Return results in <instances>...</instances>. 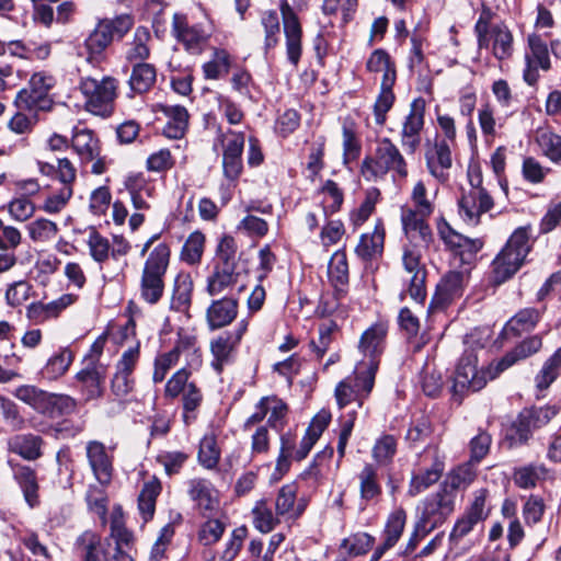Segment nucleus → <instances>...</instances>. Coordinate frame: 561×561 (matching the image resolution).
I'll use <instances>...</instances> for the list:
<instances>
[{"instance_id":"nucleus-46","label":"nucleus","mask_w":561,"mask_h":561,"mask_svg":"<svg viewBox=\"0 0 561 561\" xmlns=\"http://www.w3.org/2000/svg\"><path fill=\"white\" fill-rule=\"evenodd\" d=\"M230 66L229 53L221 48H215L213 58L203 65V72L206 79L217 80L228 75Z\"/></svg>"},{"instance_id":"nucleus-8","label":"nucleus","mask_w":561,"mask_h":561,"mask_svg":"<svg viewBox=\"0 0 561 561\" xmlns=\"http://www.w3.org/2000/svg\"><path fill=\"white\" fill-rule=\"evenodd\" d=\"M495 373V363H492L486 371L478 370L477 356L472 353L465 354L456 368L453 390L455 394L463 396L468 392L481 390L492 379Z\"/></svg>"},{"instance_id":"nucleus-1","label":"nucleus","mask_w":561,"mask_h":561,"mask_svg":"<svg viewBox=\"0 0 561 561\" xmlns=\"http://www.w3.org/2000/svg\"><path fill=\"white\" fill-rule=\"evenodd\" d=\"M360 172L368 181L381 179L388 172H393L400 179H405L409 174L403 154L389 138L377 142L374 154L364 159Z\"/></svg>"},{"instance_id":"nucleus-19","label":"nucleus","mask_w":561,"mask_h":561,"mask_svg":"<svg viewBox=\"0 0 561 561\" xmlns=\"http://www.w3.org/2000/svg\"><path fill=\"white\" fill-rule=\"evenodd\" d=\"M425 163L428 173L438 182L444 183L448 180L453 158L447 140H435L433 144H427Z\"/></svg>"},{"instance_id":"nucleus-13","label":"nucleus","mask_w":561,"mask_h":561,"mask_svg":"<svg viewBox=\"0 0 561 561\" xmlns=\"http://www.w3.org/2000/svg\"><path fill=\"white\" fill-rule=\"evenodd\" d=\"M71 145L82 164L92 162V173L98 175L104 173L105 162L101 157L100 141L92 130L85 128L75 130Z\"/></svg>"},{"instance_id":"nucleus-29","label":"nucleus","mask_w":561,"mask_h":561,"mask_svg":"<svg viewBox=\"0 0 561 561\" xmlns=\"http://www.w3.org/2000/svg\"><path fill=\"white\" fill-rule=\"evenodd\" d=\"M541 339L538 335L530 336L519 343L514 350L506 353L500 360L495 362V373L491 378H496L502 371L513 366L518 360L525 359L541 348Z\"/></svg>"},{"instance_id":"nucleus-4","label":"nucleus","mask_w":561,"mask_h":561,"mask_svg":"<svg viewBox=\"0 0 561 561\" xmlns=\"http://www.w3.org/2000/svg\"><path fill=\"white\" fill-rule=\"evenodd\" d=\"M377 373V363H357L354 369V377H347L340 381L335 387V399L340 408H344L352 401H358L363 404L371 392L375 383V376Z\"/></svg>"},{"instance_id":"nucleus-58","label":"nucleus","mask_w":561,"mask_h":561,"mask_svg":"<svg viewBox=\"0 0 561 561\" xmlns=\"http://www.w3.org/2000/svg\"><path fill=\"white\" fill-rule=\"evenodd\" d=\"M30 238L34 242H48L53 240L57 232V225L46 218H38L27 225Z\"/></svg>"},{"instance_id":"nucleus-11","label":"nucleus","mask_w":561,"mask_h":561,"mask_svg":"<svg viewBox=\"0 0 561 561\" xmlns=\"http://www.w3.org/2000/svg\"><path fill=\"white\" fill-rule=\"evenodd\" d=\"M248 330V321L241 320L232 331H226L210 342L211 367L220 374L232 359L237 346Z\"/></svg>"},{"instance_id":"nucleus-3","label":"nucleus","mask_w":561,"mask_h":561,"mask_svg":"<svg viewBox=\"0 0 561 561\" xmlns=\"http://www.w3.org/2000/svg\"><path fill=\"white\" fill-rule=\"evenodd\" d=\"M118 82L113 77L98 80L92 77L82 78L79 84L84 98V107L93 115L108 117L114 112Z\"/></svg>"},{"instance_id":"nucleus-20","label":"nucleus","mask_w":561,"mask_h":561,"mask_svg":"<svg viewBox=\"0 0 561 561\" xmlns=\"http://www.w3.org/2000/svg\"><path fill=\"white\" fill-rule=\"evenodd\" d=\"M431 215H422L408 208L401 210V224L405 237L414 248H426L432 241V230L427 224Z\"/></svg>"},{"instance_id":"nucleus-34","label":"nucleus","mask_w":561,"mask_h":561,"mask_svg":"<svg viewBox=\"0 0 561 561\" xmlns=\"http://www.w3.org/2000/svg\"><path fill=\"white\" fill-rule=\"evenodd\" d=\"M540 311L535 308H525L512 317L503 329L505 337H516L522 333L531 331L540 319Z\"/></svg>"},{"instance_id":"nucleus-52","label":"nucleus","mask_w":561,"mask_h":561,"mask_svg":"<svg viewBox=\"0 0 561 561\" xmlns=\"http://www.w3.org/2000/svg\"><path fill=\"white\" fill-rule=\"evenodd\" d=\"M328 275L335 288H342L348 282V264L346 254L343 251H336L329 262Z\"/></svg>"},{"instance_id":"nucleus-16","label":"nucleus","mask_w":561,"mask_h":561,"mask_svg":"<svg viewBox=\"0 0 561 561\" xmlns=\"http://www.w3.org/2000/svg\"><path fill=\"white\" fill-rule=\"evenodd\" d=\"M458 205L462 220L467 225L477 226L481 216L493 208L494 202L485 188H474L465 192Z\"/></svg>"},{"instance_id":"nucleus-7","label":"nucleus","mask_w":561,"mask_h":561,"mask_svg":"<svg viewBox=\"0 0 561 561\" xmlns=\"http://www.w3.org/2000/svg\"><path fill=\"white\" fill-rule=\"evenodd\" d=\"M474 31L478 37L479 48H491L497 60L508 59L513 54V34L504 24L489 26L488 22L480 16Z\"/></svg>"},{"instance_id":"nucleus-6","label":"nucleus","mask_w":561,"mask_h":561,"mask_svg":"<svg viewBox=\"0 0 561 561\" xmlns=\"http://www.w3.org/2000/svg\"><path fill=\"white\" fill-rule=\"evenodd\" d=\"M456 505V493L439 488L438 491L424 497L416 507L420 523L431 530L442 526L454 513Z\"/></svg>"},{"instance_id":"nucleus-35","label":"nucleus","mask_w":561,"mask_h":561,"mask_svg":"<svg viewBox=\"0 0 561 561\" xmlns=\"http://www.w3.org/2000/svg\"><path fill=\"white\" fill-rule=\"evenodd\" d=\"M366 70L370 73H381L380 83H396V64L390 55L381 48L375 49L370 54L366 61Z\"/></svg>"},{"instance_id":"nucleus-47","label":"nucleus","mask_w":561,"mask_h":561,"mask_svg":"<svg viewBox=\"0 0 561 561\" xmlns=\"http://www.w3.org/2000/svg\"><path fill=\"white\" fill-rule=\"evenodd\" d=\"M476 478L472 462L463 463L450 471L440 488H447L457 494V490L468 488Z\"/></svg>"},{"instance_id":"nucleus-45","label":"nucleus","mask_w":561,"mask_h":561,"mask_svg":"<svg viewBox=\"0 0 561 561\" xmlns=\"http://www.w3.org/2000/svg\"><path fill=\"white\" fill-rule=\"evenodd\" d=\"M180 358L181 353H186L187 363L191 367H199L202 364L201 350L197 346L196 336L186 331H180L176 344L171 350Z\"/></svg>"},{"instance_id":"nucleus-24","label":"nucleus","mask_w":561,"mask_h":561,"mask_svg":"<svg viewBox=\"0 0 561 561\" xmlns=\"http://www.w3.org/2000/svg\"><path fill=\"white\" fill-rule=\"evenodd\" d=\"M558 413L556 407L547 405L524 411L519 416V425L516 431L518 443H526L531 436V431L548 424Z\"/></svg>"},{"instance_id":"nucleus-63","label":"nucleus","mask_w":561,"mask_h":561,"mask_svg":"<svg viewBox=\"0 0 561 561\" xmlns=\"http://www.w3.org/2000/svg\"><path fill=\"white\" fill-rule=\"evenodd\" d=\"M193 284L188 275H180L175 279L172 306L178 310L186 308L191 302Z\"/></svg>"},{"instance_id":"nucleus-27","label":"nucleus","mask_w":561,"mask_h":561,"mask_svg":"<svg viewBox=\"0 0 561 561\" xmlns=\"http://www.w3.org/2000/svg\"><path fill=\"white\" fill-rule=\"evenodd\" d=\"M238 314V302L233 298L214 300L206 311V320L211 330L230 324Z\"/></svg>"},{"instance_id":"nucleus-12","label":"nucleus","mask_w":561,"mask_h":561,"mask_svg":"<svg viewBox=\"0 0 561 561\" xmlns=\"http://www.w3.org/2000/svg\"><path fill=\"white\" fill-rule=\"evenodd\" d=\"M424 116V99H414L410 104L408 115L402 122V128L400 131L401 145L409 153H414L421 145V133L425 124Z\"/></svg>"},{"instance_id":"nucleus-50","label":"nucleus","mask_w":561,"mask_h":561,"mask_svg":"<svg viewBox=\"0 0 561 561\" xmlns=\"http://www.w3.org/2000/svg\"><path fill=\"white\" fill-rule=\"evenodd\" d=\"M375 542V538L367 533H356L341 541L340 549L348 557H358L367 553Z\"/></svg>"},{"instance_id":"nucleus-15","label":"nucleus","mask_w":561,"mask_h":561,"mask_svg":"<svg viewBox=\"0 0 561 561\" xmlns=\"http://www.w3.org/2000/svg\"><path fill=\"white\" fill-rule=\"evenodd\" d=\"M528 50L525 54L524 80L533 85L538 81V69L547 71L551 68L549 50L546 42L537 34L527 37Z\"/></svg>"},{"instance_id":"nucleus-21","label":"nucleus","mask_w":561,"mask_h":561,"mask_svg":"<svg viewBox=\"0 0 561 561\" xmlns=\"http://www.w3.org/2000/svg\"><path fill=\"white\" fill-rule=\"evenodd\" d=\"M408 519V514L403 507L394 508L387 518L383 531L382 542L375 549L370 561H379L381 557L400 540Z\"/></svg>"},{"instance_id":"nucleus-49","label":"nucleus","mask_w":561,"mask_h":561,"mask_svg":"<svg viewBox=\"0 0 561 561\" xmlns=\"http://www.w3.org/2000/svg\"><path fill=\"white\" fill-rule=\"evenodd\" d=\"M78 547L81 550V561H101V556L105 553L104 543L92 531H85L78 538Z\"/></svg>"},{"instance_id":"nucleus-62","label":"nucleus","mask_w":561,"mask_h":561,"mask_svg":"<svg viewBox=\"0 0 561 561\" xmlns=\"http://www.w3.org/2000/svg\"><path fill=\"white\" fill-rule=\"evenodd\" d=\"M75 409L76 401L71 397L67 394H57L48 392L47 412H44V414L54 417L57 415L71 413L72 411H75Z\"/></svg>"},{"instance_id":"nucleus-2","label":"nucleus","mask_w":561,"mask_h":561,"mask_svg":"<svg viewBox=\"0 0 561 561\" xmlns=\"http://www.w3.org/2000/svg\"><path fill=\"white\" fill-rule=\"evenodd\" d=\"M168 244L159 243L149 253L141 274L140 295L149 304L160 300L164 290V275L170 263Z\"/></svg>"},{"instance_id":"nucleus-37","label":"nucleus","mask_w":561,"mask_h":561,"mask_svg":"<svg viewBox=\"0 0 561 561\" xmlns=\"http://www.w3.org/2000/svg\"><path fill=\"white\" fill-rule=\"evenodd\" d=\"M12 471L15 481L22 489L25 501L31 507L35 506L38 497V484L35 471L22 465H12Z\"/></svg>"},{"instance_id":"nucleus-32","label":"nucleus","mask_w":561,"mask_h":561,"mask_svg":"<svg viewBox=\"0 0 561 561\" xmlns=\"http://www.w3.org/2000/svg\"><path fill=\"white\" fill-rule=\"evenodd\" d=\"M297 486L295 484L283 485L275 499V511L285 520L297 519L305 511L304 504H296Z\"/></svg>"},{"instance_id":"nucleus-56","label":"nucleus","mask_w":561,"mask_h":561,"mask_svg":"<svg viewBox=\"0 0 561 561\" xmlns=\"http://www.w3.org/2000/svg\"><path fill=\"white\" fill-rule=\"evenodd\" d=\"M205 245V236L199 231L192 232L183 244L181 260L187 264L199 263Z\"/></svg>"},{"instance_id":"nucleus-61","label":"nucleus","mask_w":561,"mask_h":561,"mask_svg":"<svg viewBox=\"0 0 561 561\" xmlns=\"http://www.w3.org/2000/svg\"><path fill=\"white\" fill-rule=\"evenodd\" d=\"M263 404L267 411V423L275 430H280L287 414V405L276 397H264Z\"/></svg>"},{"instance_id":"nucleus-17","label":"nucleus","mask_w":561,"mask_h":561,"mask_svg":"<svg viewBox=\"0 0 561 561\" xmlns=\"http://www.w3.org/2000/svg\"><path fill=\"white\" fill-rule=\"evenodd\" d=\"M279 10L283 18L284 33L286 37L287 58L289 62L296 67L300 60L302 53L301 25L294 9L287 2V0H282Z\"/></svg>"},{"instance_id":"nucleus-42","label":"nucleus","mask_w":561,"mask_h":561,"mask_svg":"<svg viewBox=\"0 0 561 561\" xmlns=\"http://www.w3.org/2000/svg\"><path fill=\"white\" fill-rule=\"evenodd\" d=\"M443 471V463L435 461L430 468L413 474L410 481L409 494L415 496L428 489L440 479Z\"/></svg>"},{"instance_id":"nucleus-30","label":"nucleus","mask_w":561,"mask_h":561,"mask_svg":"<svg viewBox=\"0 0 561 561\" xmlns=\"http://www.w3.org/2000/svg\"><path fill=\"white\" fill-rule=\"evenodd\" d=\"M383 243L385 227L382 220L377 219L373 231L360 236L355 252L363 260H371L382 253Z\"/></svg>"},{"instance_id":"nucleus-59","label":"nucleus","mask_w":561,"mask_h":561,"mask_svg":"<svg viewBox=\"0 0 561 561\" xmlns=\"http://www.w3.org/2000/svg\"><path fill=\"white\" fill-rule=\"evenodd\" d=\"M537 141L545 156L552 162H561V136L552 131H541Z\"/></svg>"},{"instance_id":"nucleus-60","label":"nucleus","mask_w":561,"mask_h":561,"mask_svg":"<svg viewBox=\"0 0 561 561\" xmlns=\"http://www.w3.org/2000/svg\"><path fill=\"white\" fill-rule=\"evenodd\" d=\"M547 469L542 465H530L516 470L514 474L515 483L523 489L534 488L537 482L543 479Z\"/></svg>"},{"instance_id":"nucleus-5","label":"nucleus","mask_w":561,"mask_h":561,"mask_svg":"<svg viewBox=\"0 0 561 561\" xmlns=\"http://www.w3.org/2000/svg\"><path fill=\"white\" fill-rule=\"evenodd\" d=\"M530 250L529 236L525 228L516 229L504 249L493 261L495 280L503 283L513 276L524 263Z\"/></svg>"},{"instance_id":"nucleus-41","label":"nucleus","mask_w":561,"mask_h":561,"mask_svg":"<svg viewBox=\"0 0 561 561\" xmlns=\"http://www.w3.org/2000/svg\"><path fill=\"white\" fill-rule=\"evenodd\" d=\"M359 494L363 501L369 502L381 494V484L378 479V470L371 463H366L357 476Z\"/></svg>"},{"instance_id":"nucleus-55","label":"nucleus","mask_w":561,"mask_h":561,"mask_svg":"<svg viewBox=\"0 0 561 561\" xmlns=\"http://www.w3.org/2000/svg\"><path fill=\"white\" fill-rule=\"evenodd\" d=\"M393 85L394 83H380V91L374 104L375 122L378 125L385 124L386 115L394 103Z\"/></svg>"},{"instance_id":"nucleus-22","label":"nucleus","mask_w":561,"mask_h":561,"mask_svg":"<svg viewBox=\"0 0 561 561\" xmlns=\"http://www.w3.org/2000/svg\"><path fill=\"white\" fill-rule=\"evenodd\" d=\"M467 284V275L462 272L450 271L437 284L431 306L445 308L454 300L460 298Z\"/></svg>"},{"instance_id":"nucleus-10","label":"nucleus","mask_w":561,"mask_h":561,"mask_svg":"<svg viewBox=\"0 0 561 561\" xmlns=\"http://www.w3.org/2000/svg\"><path fill=\"white\" fill-rule=\"evenodd\" d=\"M55 80L45 72L34 73L28 87L21 90L15 99L16 105L25 110L47 111L51 106L49 90L54 87Z\"/></svg>"},{"instance_id":"nucleus-39","label":"nucleus","mask_w":561,"mask_h":561,"mask_svg":"<svg viewBox=\"0 0 561 561\" xmlns=\"http://www.w3.org/2000/svg\"><path fill=\"white\" fill-rule=\"evenodd\" d=\"M238 275L234 265H216L214 273L208 277L207 291L211 296L224 294L237 283Z\"/></svg>"},{"instance_id":"nucleus-36","label":"nucleus","mask_w":561,"mask_h":561,"mask_svg":"<svg viewBox=\"0 0 561 561\" xmlns=\"http://www.w3.org/2000/svg\"><path fill=\"white\" fill-rule=\"evenodd\" d=\"M105 368L102 365H89L77 374V379L82 383L88 399H96L103 393Z\"/></svg>"},{"instance_id":"nucleus-14","label":"nucleus","mask_w":561,"mask_h":561,"mask_svg":"<svg viewBox=\"0 0 561 561\" xmlns=\"http://www.w3.org/2000/svg\"><path fill=\"white\" fill-rule=\"evenodd\" d=\"M222 172L226 180L234 183L242 173L244 135L229 131L222 136Z\"/></svg>"},{"instance_id":"nucleus-25","label":"nucleus","mask_w":561,"mask_h":561,"mask_svg":"<svg viewBox=\"0 0 561 561\" xmlns=\"http://www.w3.org/2000/svg\"><path fill=\"white\" fill-rule=\"evenodd\" d=\"M386 334L387 328L381 323L371 325L362 334L359 350L364 355V359L359 363H370L375 360L377 367L379 366L378 356L383 351Z\"/></svg>"},{"instance_id":"nucleus-64","label":"nucleus","mask_w":561,"mask_h":561,"mask_svg":"<svg viewBox=\"0 0 561 561\" xmlns=\"http://www.w3.org/2000/svg\"><path fill=\"white\" fill-rule=\"evenodd\" d=\"M150 39V33L146 27H138L135 32L134 41L127 51L129 60H144L149 56V48L147 46Z\"/></svg>"},{"instance_id":"nucleus-53","label":"nucleus","mask_w":561,"mask_h":561,"mask_svg":"<svg viewBox=\"0 0 561 561\" xmlns=\"http://www.w3.org/2000/svg\"><path fill=\"white\" fill-rule=\"evenodd\" d=\"M397 453V439L390 434H385L376 439L371 456L379 466H387L392 462Z\"/></svg>"},{"instance_id":"nucleus-43","label":"nucleus","mask_w":561,"mask_h":561,"mask_svg":"<svg viewBox=\"0 0 561 561\" xmlns=\"http://www.w3.org/2000/svg\"><path fill=\"white\" fill-rule=\"evenodd\" d=\"M220 448L217 444L216 435L207 433L199 443L197 459L198 462L208 470L215 469L220 460Z\"/></svg>"},{"instance_id":"nucleus-33","label":"nucleus","mask_w":561,"mask_h":561,"mask_svg":"<svg viewBox=\"0 0 561 561\" xmlns=\"http://www.w3.org/2000/svg\"><path fill=\"white\" fill-rule=\"evenodd\" d=\"M112 41L113 36L110 33L107 24L100 21L84 42L88 55L87 60L89 62L99 61Z\"/></svg>"},{"instance_id":"nucleus-38","label":"nucleus","mask_w":561,"mask_h":561,"mask_svg":"<svg viewBox=\"0 0 561 561\" xmlns=\"http://www.w3.org/2000/svg\"><path fill=\"white\" fill-rule=\"evenodd\" d=\"M10 451L20 455L26 460H35L42 456V438L32 434H20L8 442Z\"/></svg>"},{"instance_id":"nucleus-57","label":"nucleus","mask_w":561,"mask_h":561,"mask_svg":"<svg viewBox=\"0 0 561 561\" xmlns=\"http://www.w3.org/2000/svg\"><path fill=\"white\" fill-rule=\"evenodd\" d=\"M561 367V347L549 357L543 364L541 370L536 376V386L538 389H547L558 377Z\"/></svg>"},{"instance_id":"nucleus-28","label":"nucleus","mask_w":561,"mask_h":561,"mask_svg":"<svg viewBox=\"0 0 561 561\" xmlns=\"http://www.w3.org/2000/svg\"><path fill=\"white\" fill-rule=\"evenodd\" d=\"M160 111L168 118L163 135L170 139H181L188 127V112L182 105L160 104Z\"/></svg>"},{"instance_id":"nucleus-40","label":"nucleus","mask_w":561,"mask_h":561,"mask_svg":"<svg viewBox=\"0 0 561 561\" xmlns=\"http://www.w3.org/2000/svg\"><path fill=\"white\" fill-rule=\"evenodd\" d=\"M12 394L19 401L27 404L36 412L42 414L47 412V391L34 385H21L12 391Z\"/></svg>"},{"instance_id":"nucleus-23","label":"nucleus","mask_w":561,"mask_h":561,"mask_svg":"<svg viewBox=\"0 0 561 561\" xmlns=\"http://www.w3.org/2000/svg\"><path fill=\"white\" fill-rule=\"evenodd\" d=\"M85 451L90 468L98 482L102 486L110 484L113 477V458L104 444L91 440L87 444Z\"/></svg>"},{"instance_id":"nucleus-48","label":"nucleus","mask_w":561,"mask_h":561,"mask_svg":"<svg viewBox=\"0 0 561 561\" xmlns=\"http://www.w3.org/2000/svg\"><path fill=\"white\" fill-rule=\"evenodd\" d=\"M72 360V352L69 348H61L47 360L43 375L49 380H56L67 373Z\"/></svg>"},{"instance_id":"nucleus-26","label":"nucleus","mask_w":561,"mask_h":561,"mask_svg":"<svg viewBox=\"0 0 561 561\" xmlns=\"http://www.w3.org/2000/svg\"><path fill=\"white\" fill-rule=\"evenodd\" d=\"M187 494L199 510L214 511L218 507V493L211 482L203 478H193L186 482Z\"/></svg>"},{"instance_id":"nucleus-54","label":"nucleus","mask_w":561,"mask_h":561,"mask_svg":"<svg viewBox=\"0 0 561 561\" xmlns=\"http://www.w3.org/2000/svg\"><path fill=\"white\" fill-rule=\"evenodd\" d=\"M380 192L376 187L368 188L360 206L354 209L350 215V220L355 228L360 227L374 213Z\"/></svg>"},{"instance_id":"nucleus-44","label":"nucleus","mask_w":561,"mask_h":561,"mask_svg":"<svg viewBox=\"0 0 561 561\" xmlns=\"http://www.w3.org/2000/svg\"><path fill=\"white\" fill-rule=\"evenodd\" d=\"M252 514L255 528L264 534L272 531L283 518L277 515L276 511L273 513L272 507L266 500L257 501L252 508Z\"/></svg>"},{"instance_id":"nucleus-9","label":"nucleus","mask_w":561,"mask_h":561,"mask_svg":"<svg viewBox=\"0 0 561 561\" xmlns=\"http://www.w3.org/2000/svg\"><path fill=\"white\" fill-rule=\"evenodd\" d=\"M188 378L190 371L186 368H181L171 376L164 388L165 398L175 399L182 394L183 417L187 424L195 419L190 413L195 412L203 401L201 389L194 382H188Z\"/></svg>"},{"instance_id":"nucleus-18","label":"nucleus","mask_w":561,"mask_h":561,"mask_svg":"<svg viewBox=\"0 0 561 561\" xmlns=\"http://www.w3.org/2000/svg\"><path fill=\"white\" fill-rule=\"evenodd\" d=\"M172 33L190 51L197 53L207 42L210 32L203 24H191L186 15L175 13L172 19Z\"/></svg>"},{"instance_id":"nucleus-31","label":"nucleus","mask_w":561,"mask_h":561,"mask_svg":"<svg viewBox=\"0 0 561 561\" xmlns=\"http://www.w3.org/2000/svg\"><path fill=\"white\" fill-rule=\"evenodd\" d=\"M331 421V413L327 410H321L311 420L305 436L302 437L298 449L296 450V458L302 460L312 449L313 445L320 438L324 430Z\"/></svg>"},{"instance_id":"nucleus-51","label":"nucleus","mask_w":561,"mask_h":561,"mask_svg":"<svg viewBox=\"0 0 561 561\" xmlns=\"http://www.w3.org/2000/svg\"><path fill=\"white\" fill-rule=\"evenodd\" d=\"M156 82V69L149 64L134 66L129 78L130 89L136 93L147 92Z\"/></svg>"}]
</instances>
